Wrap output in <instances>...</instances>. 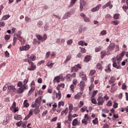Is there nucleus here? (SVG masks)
Listing matches in <instances>:
<instances>
[{
	"label": "nucleus",
	"mask_w": 128,
	"mask_h": 128,
	"mask_svg": "<svg viewBox=\"0 0 128 128\" xmlns=\"http://www.w3.org/2000/svg\"><path fill=\"white\" fill-rule=\"evenodd\" d=\"M24 62H28L29 64L31 66L30 68H28V70H34L36 68V66H34V62H31L30 60L28 59H24Z\"/></svg>",
	"instance_id": "nucleus-1"
},
{
	"label": "nucleus",
	"mask_w": 128,
	"mask_h": 128,
	"mask_svg": "<svg viewBox=\"0 0 128 128\" xmlns=\"http://www.w3.org/2000/svg\"><path fill=\"white\" fill-rule=\"evenodd\" d=\"M104 98L100 96L98 98H97V102H98V106H102L104 104Z\"/></svg>",
	"instance_id": "nucleus-2"
},
{
	"label": "nucleus",
	"mask_w": 128,
	"mask_h": 128,
	"mask_svg": "<svg viewBox=\"0 0 128 128\" xmlns=\"http://www.w3.org/2000/svg\"><path fill=\"white\" fill-rule=\"evenodd\" d=\"M80 68H82L80 65L77 64L75 65L74 66L72 67L71 68V72H78Z\"/></svg>",
	"instance_id": "nucleus-3"
},
{
	"label": "nucleus",
	"mask_w": 128,
	"mask_h": 128,
	"mask_svg": "<svg viewBox=\"0 0 128 128\" xmlns=\"http://www.w3.org/2000/svg\"><path fill=\"white\" fill-rule=\"evenodd\" d=\"M74 14V12L72 11L68 12L64 14V16L62 19L66 20L68 18H70L72 15Z\"/></svg>",
	"instance_id": "nucleus-4"
},
{
	"label": "nucleus",
	"mask_w": 128,
	"mask_h": 128,
	"mask_svg": "<svg viewBox=\"0 0 128 128\" xmlns=\"http://www.w3.org/2000/svg\"><path fill=\"white\" fill-rule=\"evenodd\" d=\"M113 64L112 66L114 68H117V70H120L122 68V67L120 66V65L118 66V64H116V59L114 58H112Z\"/></svg>",
	"instance_id": "nucleus-5"
},
{
	"label": "nucleus",
	"mask_w": 128,
	"mask_h": 128,
	"mask_svg": "<svg viewBox=\"0 0 128 128\" xmlns=\"http://www.w3.org/2000/svg\"><path fill=\"white\" fill-rule=\"evenodd\" d=\"M30 46L29 44H26L25 46H21L20 48V52H22L23 50H30Z\"/></svg>",
	"instance_id": "nucleus-6"
},
{
	"label": "nucleus",
	"mask_w": 128,
	"mask_h": 128,
	"mask_svg": "<svg viewBox=\"0 0 128 128\" xmlns=\"http://www.w3.org/2000/svg\"><path fill=\"white\" fill-rule=\"evenodd\" d=\"M86 6V2L84 0H80V10L82 12L84 10V6Z\"/></svg>",
	"instance_id": "nucleus-7"
},
{
	"label": "nucleus",
	"mask_w": 128,
	"mask_h": 128,
	"mask_svg": "<svg viewBox=\"0 0 128 128\" xmlns=\"http://www.w3.org/2000/svg\"><path fill=\"white\" fill-rule=\"evenodd\" d=\"M100 8H102V4H98L97 6L92 8L91 12H98V10Z\"/></svg>",
	"instance_id": "nucleus-8"
},
{
	"label": "nucleus",
	"mask_w": 128,
	"mask_h": 128,
	"mask_svg": "<svg viewBox=\"0 0 128 128\" xmlns=\"http://www.w3.org/2000/svg\"><path fill=\"white\" fill-rule=\"evenodd\" d=\"M115 46L116 44H110L108 47V50L112 51L113 50H114Z\"/></svg>",
	"instance_id": "nucleus-9"
},
{
	"label": "nucleus",
	"mask_w": 128,
	"mask_h": 128,
	"mask_svg": "<svg viewBox=\"0 0 128 128\" xmlns=\"http://www.w3.org/2000/svg\"><path fill=\"white\" fill-rule=\"evenodd\" d=\"M80 86L81 92H82L84 90V82L81 81L80 84Z\"/></svg>",
	"instance_id": "nucleus-10"
},
{
	"label": "nucleus",
	"mask_w": 128,
	"mask_h": 128,
	"mask_svg": "<svg viewBox=\"0 0 128 128\" xmlns=\"http://www.w3.org/2000/svg\"><path fill=\"white\" fill-rule=\"evenodd\" d=\"M56 98H58V100H60L62 98V93L60 92V90H59L58 92H56Z\"/></svg>",
	"instance_id": "nucleus-11"
},
{
	"label": "nucleus",
	"mask_w": 128,
	"mask_h": 128,
	"mask_svg": "<svg viewBox=\"0 0 128 128\" xmlns=\"http://www.w3.org/2000/svg\"><path fill=\"white\" fill-rule=\"evenodd\" d=\"M78 44L79 46H84V45L85 46H88V43H86L84 41L81 40L78 42Z\"/></svg>",
	"instance_id": "nucleus-12"
},
{
	"label": "nucleus",
	"mask_w": 128,
	"mask_h": 128,
	"mask_svg": "<svg viewBox=\"0 0 128 128\" xmlns=\"http://www.w3.org/2000/svg\"><path fill=\"white\" fill-rule=\"evenodd\" d=\"M110 4H112V2L109 1L107 4L102 6V8L104 10V8H106L109 6H110Z\"/></svg>",
	"instance_id": "nucleus-13"
},
{
	"label": "nucleus",
	"mask_w": 128,
	"mask_h": 128,
	"mask_svg": "<svg viewBox=\"0 0 128 128\" xmlns=\"http://www.w3.org/2000/svg\"><path fill=\"white\" fill-rule=\"evenodd\" d=\"M56 80L57 82H60V76H56L53 80V82L54 84L56 82Z\"/></svg>",
	"instance_id": "nucleus-14"
},
{
	"label": "nucleus",
	"mask_w": 128,
	"mask_h": 128,
	"mask_svg": "<svg viewBox=\"0 0 128 128\" xmlns=\"http://www.w3.org/2000/svg\"><path fill=\"white\" fill-rule=\"evenodd\" d=\"M10 18V16L8 14L4 15L2 17V20H8Z\"/></svg>",
	"instance_id": "nucleus-15"
},
{
	"label": "nucleus",
	"mask_w": 128,
	"mask_h": 128,
	"mask_svg": "<svg viewBox=\"0 0 128 128\" xmlns=\"http://www.w3.org/2000/svg\"><path fill=\"white\" fill-rule=\"evenodd\" d=\"M78 119L75 118L72 122V125L73 126H76V124H78Z\"/></svg>",
	"instance_id": "nucleus-16"
},
{
	"label": "nucleus",
	"mask_w": 128,
	"mask_h": 128,
	"mask_svg": "<svg viewBox=\"0 0 128 128\" xmlns=\"http://www.w3.org/2000/svg\"><path fill=\"white\" fill-rule=\"evenodd\" d=\"M40 100H42V96H39L38 98H37L36 100V103L40 106Z\"/></svg>",
	"instance_id": "nucleus-17"
},
{
	"label": "nucleus",
	"mask_w": 128,
	"mask_h": 128,
	"mask_svg": "<svg viewBox=\"0 0 128 128\" xmlns=\"http://www.w3.org/2000/svg\"><path fill=\"white\" fill-rule=\"evenodd\" d=\"M70 58H72V55H68L66 56V60L64 62V64H66L68 62H69V60H70Z\"/></svg>",
	"instance_id": "nucleus-18"
},
{
	"label": "nucleus",
	"mask_w": 128,
	"mask_h": 128,
	"mask_svg": "<svg viewBox=\"0 0 128 128\" xmlns=\"http://www.w3.org/2000/svg\"><path fill=\"white\" fill-rule=\"evenodd\" d=\"M24 88H22V87H20L17 90L18 94H22L24 92Z\"/></svg>",
	"instance_id": "nucleus-19"
},
{
	"label": "nucleus",
	"mask_w": 128,
	"mask_h": 128,
	"mask_svg": "<svg viewBox=\"0 0 128 128\" xmlns=\"http://www.w3.org/2000/svg\"><path fill=\"white\" fill-rule=\"evenodd\" d=\"M24 106L25 108H28V106H30V104L28 102V100H24Z\"/></svg>",
	"instance_id": "nucleus-20"
},
{
	"label": "nucleus",
	"mask_w": 128,
	"mask_h": 128,
	"mask_svg": "<svg viewBox=\"0 0 128 128\" xmlns=\"http://www.w3.org/2000/svg\"><path fill=\"white\" fill-rule=\"evenodd\" d=\"M66 79L68 82H70L72 80V74H68L66 76Z\"/></svg>",
	"instance_id": "nucleus-21"
},
{
	"label": "nucleus",
	"mask_w": 128,
	"mask_h": 128,
	"mask_svg": "<svg viewBox=\"0 0 128 128\" xmlns=\"http://www.w3.org/2000/svg\"><path fill=\"white\" fill-rule=\"evenodd\" d=\"M90 60V56H85L84 62H88Z\"/></svg>",
	"instance_id": "nucleus-22"
},
{
	"label": "nucleus",
	"mask_w": 128,
	"mask_h": 128,
	"mask_svg": "<svg viewBox=\"0 0 128 128\" xmlns=\"http://www.w3.org/2000/svg\"><path fill=\"white\" fill-rule=\"evenodd\" d=\"M33 110H34V112L35 114H38V113L40 112V108H35Z\"/></svg>",
	"instance_id": "nucleus-23"
},
{
	"label": "nucleus",
	"mask_w": 128,
	"mask_h": 128,
	"mask_svg": "<svg viewBox=\"0 0 128 128\" xmlns=\"http://www.w3.org/2000/svg\"><path fill=\"white\" fill-rule=\"evenodd\" d=\"M108 69H105V72H112L110 70V64H108Z\"/></svg>",
	"instance_id": "nucleus-24"
},
{
	"label": "nucleus",
	"mask_w": 128,
	"mask_h": 128,
	"mask_svg": "<svg viewBox=\"0 0 128 128\" xmlns=\"http://www.w3.org/2000/svg\"><path fill=\"white\" fill-rule=\"evenodd\" d=\"M76 0H71L70 4L69 6V8H72V6L76 4Z\"/></svg>",
	"instance_id": "nucleus-25"
},
{
	"label": "nucleus",
	"mask_w": 128,
	"mask_h": 128,
	"mask_svg": "<svg viewBox=\"0 0 128 128\" xmlns=\"http://www.w3.org/2000/svg\"><path fill=\"white\" fill-rule=\"evenodd\" d=\"M68 108H66L61 113L62 116H64V114H65L66 115L68 114Z\"/></svg>",
	"instance_id": "nucleus-26"
},
{
	"label": "nucleus",
	"mask_w": 128,
	"mask_h": 128,
	"mask_svg": "<svg viewBox=\"0 0 128 128\" xmlns=\"http://www.w3.org/2000/svg\"><path fill=\"white\" fill-rule=\"evenodd\" d=\"M8 90H16V87H14V86H8Z\"/></svg>",
	"instance_id": "nucleus-27"
},
{
	"label": "nucleus",
	"mask_w": 128,
	"mask_h": 128,
	"mask_svg": "<svg viewBox=\"0 0 128 128\" xmlns=\"http://www.w3.org/2000/svg\"><path fill=\"white\" fill-rule=\"evenodd\" d=\"M92 124H98V118H95L94 120H92Z\"/></svg>",
	"instance_id": "nucleus-28"
},
{
	"label": "nucleus",
	"mask_w": 128,
	"mask_h": 128,
	"mask_svg": "<svg viewBox=\"0 0 128 128\" xmlns=\"http://www.w3.org/2000/svg\"><path fill=\"white\" fill-rule=\"evenodd\" d=\"M114 20H118L120 18V14H116L114 16Z\"/></svg>",
	"instance_id": "nucleus-29"
},
{
	"label": "nucleus",
	"mask_w": 128,
	"mask_h": 128,
	"mask_svg": "<svg viewBox=\"0 0 128 128\" xmlns=\"http://www.w3.org/2000/svg\"><path fill=\"white\" fill-rule=\"evenodd\" d=\"M115 86L116 85L114 84H112L111 87L112 92H113L116 90V88Z\"/></svg>",
	"instance_id": "nucleus-30"
},
{
	"label": "nucleus",
	"mask_w": 128,
	"mask_h": 128,
	"mask_svg": "<svg viewBox=\"0 0 128 128\" xmlns=\"http://www.w3.org/2000/svg\"><path fill=\"white\" fill-rule=\"evenodd\" d=\"M64 106V102L62 101H61V102H58V108H60V106Z\"/></svg>",
	"instance_id": "nucleus-31"
},
{
	"label": "nucleus",
	"mask_w": 128,
	"mask_h": 128,
	"mask_svg": "<svg viewBox=\"0 0 128 128\" xmlns=\"http://www.w3.org/2000/svg\"><path fill=\"white\" fill-rule=\"evenodd\" d=\"M42 24H44V22H42V21H39L37 23V26L38 28H40V26H42Z\"/></svg>",
	"instance_id": "nucleus-32"
},
{
	"label": "nucleus",
	"mask_w": 128,
	"mask_h": 128,
	"mask_svg": "<svg viewBox=\"0 0 128 128\" xmlns=\"http://www.w3.org/2000/svg\"><path fill=\"white\" fill-rule=\"evenodd\" d=\"M36 58V56L34 55H32L30 57V60H32V61L35 60Z\"/></svg>",
	"instance_id": "nucleus-33"
},
{
	"label": "nucleus",
	"mask_w": 128,
	"mask_h": 128,
	"mask_svg": "<svg viewBox=\"0 0 128 128\" xmlns=\"http://www.w3.org/2000/svg\"><path fill=\"white\" fill-rule=\"evenodd\" d=\"M36 37L38 40H42V36L40 35H36Z\"/></svg>",
	"instance_id": "nucleus-34"
},
{
	"label": "nucleus",
	"mask_w": 128,
	"mask_h": 128,
	"mask_svg": "<svg viewBox=\"0 0 128 128\" xmlns=\"http://www.w3.org/2000/svg\"><path fill=\"white\" fill-rule=\"evenodd\" d=\"M18 40L20 42L22 46H23V44H24V39L22 38H22H20V39H19Z\"/></svg>",
	"instance_id": "nucleus-35"
},
{
	"label": "nucleus",
	"mask_w": 128,
	"mask_h": 128,
	"mask_svg": "<svg viewBox=\"0 0 128 128\" xmlns=\"http://www.w3.org/2000/svg\"><path fill=\"white\" fill-rule=\"evenodd\" d=\"M96 74V70H92L90 72L89 74L90 76H93V74Z\"/></svg>",
	"instance_id": "nucleus-36"
},
{
	"label": "nucleus",
	"mask_w": 128,
	"mask_h": 128,
	"mask_svg": "<svg viewBox=\"0 0 128 128\" xmlns=\"http://www.w3.org/2000/svg\"><path fill=\"white\" fill-rule=\"evenodd\" d=\"M16 103L14 102L10 107V109L14 110V108H16Z\"/></svg>",
	"instance_id": "nucleus-37"
},
{
	"label": "nucleus",
	"mask_w": 128,
	"mask_h": 128,
	"mask_svg": "<svg viewBox=\"0 0 128 128\" xmlns=\"http://www.w3.org/2000/svg\"><path fill=\"white\" fill-rule=\"evenodd\" d=\"M88 120L87 119H83L82 121V124H85V126H86V124H88Z\"/></svg>",
	"instance_id": "nucleus-38"
},
{
	"label": "nucleus",
	"mask_w": 128,
	"mask_h": 128,
	"mask_svg": "<svg viewBox=\"0 0 128 128\" xmlns=\"http://www.w3.org/2000/svg\"><path fill=\"white\" fill-rule=\"evenodd\" d=\"M111 24H114V26H118V24H120V21L116 20V21H112Z\"/></svg>",
	"instance_id": "nucleus-39"
},
{
	"label": "nucleus",
	"mask_w": 128,
	"mask_h": 128,
	"mask_svg": "<svg viewBox=\"0 0 128 128\" xmlns=\"http://www.w3.org/2000/svg\"><path fill=\"white\" fill-rule=\"evenodd\" d=\"M80 16H81V18H83V20H84V18H86V15L84 14L82 12L80 14Z\"/></svg>",
	"instance_id": "nucleus-40"
},
{
	"label": "nucleus",
	"mask_w": 128,
	"mask_h": 128,
	"mask_svg": "<svg viewBox=\"0 0 128 128\" xmlns=\"http://www.w3.org/2000/svg\"><path fill=\"white\" fill-rule=\"evenodd\" d=\"M86 110H88V107L84 106L83 108H81V112H86Z\"/></svg>",
	"instance_id": "nucleus-41"
},
{
	"label": "nucleus",
	"mask_w": 128,
	"mask_h": 128,
	"mask_svg": "<svg viewBox=\"0 0 128 128\" xmlns=\"http://www.w3.org/2000/svg\"><path fill=\"white\" fill-rule=\"evenodd\" d=\"M80 48V52H82V54H85V52H86V48Z\"/></svg>",
	"instance_id": "nucleus-42"
},
{
	"label": "nucleus",
	"mask_w": 128,
	"mask_h": 128,
	"mask_svg": "<svg viewBox=\"0 0 128 128\" xmlns=\"http://www.w3.org/2000/svg\"><path fill=\"white\" fill-rule=\"evenodd\" d=\"M106 52H101V58H104V56H106Z\"/></svg>",
	"instance_id": "nucleus-43"
},
{
	"label": "nucleus",
	"mask_w": 128,
	"mask_h": 128,
	"mask_svg": "<svg viewBox=\"0 0 128 128\" xmlns=\"http://www.w3.org/2000/svg\"><path fill=\"white\" fill-rule=\"evenodd\" d=\"M112 100H109L108 102L106 104V106H112Z\"/></svg>",
	"instance_id": "nucleus-44"
},
{
	"label": "nucleus",
	"mask_w": 128,
	"mask_h": 128,
	"mask_svg": "<svg viewBox=\"0 0 128 128\" xmlns=\"http://www.w3.org/2000/svg\"><path fill=\"white\" fill-rule=\"evenodd\" d=\"M48 38V36H46V34H44L43 35V37H42V40H46V38Z\"/></svg>",
	"instance_id": "nucleus-45"
},
{
	"label": "nucleus",
	"mask_w": 128,
	"mask_h": 128,
	"mask_svg": "<svg viewBox=\"0 0 128 128\" xmlns=\"http://www.w3.org/2000/svg\"><path fill=\"white\" fill-rule=\"evenodd\" d=\"M76 86L74 84H72L71 86H70V88L71 90H72V92H74V88H76Z\"/></svg>",
	"instance_id": "nucleus-46"
},
{
	"label": "nucleus",
	"mask_w": 128,
	"mask_h": 128,
	"mask_svg": "<svg viewBox=\"0 0 128 128\" xmlns=\"http://www.w3.org/2000/svg\"><path fill=\"white\" fill-rule=\"evenodd\" d=\"M98 91L97 90L94 91L92 97V98H94V96H96V94H98Z\"/></svg>",
	"instance_id": "nucleus-47"
},
{
	"label": "nucleus",
	"mask_w": 128,
	"mask_h": 128,
	"mask_svg": "<svg viewBox=\"0 0 128 128\" xmlns=\"http://www.w3.org/2000/svg\"><path fill=\"white\" fill-rule=\"evenodd\" d=\"M80 94L78 93L76 94L74 96V98H76V100H78V98H80Z\"/></svg>",
	"instance_id": "nucleus-48"
},
{
	"label": "nucleus",
	"mask_w": 128,
	"mask_h": 128,
	"mask_svg": "<svg viewBox=\"0 0 128 128\" xmlns=\"http://www.w3.org/2000/svg\"><path fill=\"white\" fill-rule=\"evenodd\" d=\"M122 60V58L119 55L116 56V60L118 62H120V60Z\"/></svg>",
	"instance_id": "nucleus-49"
},
{
	"label": "nucleus",
	"mask_w": 128,
	"mask_h": 128,
	"mask_svg": "<svg viewBox=\"0 0 128 128\" xmlns=\"http://www.w3.org/2000/svg\"><path fill=\"white\" fill-rule=\"evenodd\" d=\"M96 66H97V68H98V70H102V64L98 63L96 64Z\"/></svg>",
	"instance_id": "nucleus-50"
},
{
	"label": "nucleus",
	"mask_w": 128,
	"mask_h": 128,
	"mask_svg": "<svg viewBox=\"0 0 128 128\" xmlns=\"http://www.w3.org/2000/svg\"><path fill=\"white\" fill-rule=\"evenodd\" d=\"M47 114H48V110H46L45 111H44L42 113V116H46Z\"/></svg>",
	"instance_id": "nucleus-51"
},
{
	"label": "nucleus",
	"mask_w": 128,
	"mask_h": 128,
	"mask_svg": "<svg viewBox=\"0 0 128 128\" xmlns=\"http://www.w3.org/2000/svg\"><path fill=\"white\" fill-rule=\"evenodd\" d=\"M84 22H90V18H88V17H86L84 19Z\"/></svg>",
	"instance_id": "nucleus-52"
},
{
	"label": "nucleus",
	"mask_w": 128,
	"mask_h": 128,
	"mask_svg": "<svg viewBox=\"0 0 128 128\" xmlns=\"http://www.w3.org/2000/svg\"><path fill=\"white\" fill-rule=\"evenodd\" d=\"M4 38H5L6 40H10V36L6 35L4 36Z\"/></svg>",
	"instance_id": "nucleus-53"
},
{
	"label": "nucleus",
	"mask_w": 128,
	"mask_h": 128,
	"mask_svg": "<svg viewBox=\"0 0 128 128\" xmlns=\"http://www.w3.org/2000/svg\"><path fill=\"white\" fill-rule=\"evenodd\" d=\"M14 36H17L18 40H20V38H22V34H15Z\"/></svg>",
	"instance_id": "nucleus-54"
},
{
	"label": "nucleus",
	"mask_w": 128,
	"mask_h": 128,
	"mask_svg": "<svg viewBox=\"0 0 128 128\" xmlns=\"http://www.w3.org/2000/svg\"><path fill=\"white\" fill-rule=\"evenodd\" d=\"M78 84V80L76 79H74L72 81V84H74V86H76Z\"/></svg>",
	"instance_id": "nucleus-55"
},
{
	"label": "nucleus",
	"mask_w": 128,
	"mask_h": 128,
	"mask_svg": "<svg viewBox=\"0 0 128 128\" xmlns=\"http://www.w3.org/2000/svg\"><path fill=\"white\" fill-rule=\"evenodd\" d=\"M92 104H98V102H96V98H92Z\"/></svg>",
	"instance_id": "nucleus-56"
},
{
	"label": "nucleus",
	"mask_w": 128,
	"mask_h": 128,
	"mask_svg": "<svg viewBox=\"0 0 128 128\" xmlns=\"http://www.w3.org/2000/svg\"><path fill=\"white\" fill-rule=\"evenodd\" d=\"M67 44L69 45L70 46V44H72V40L70 39L69 40L67 41Z\"/></svg>",
	"instance_id": "nucleus-57"
},
{
	"label": "nucleus",
	"mask_w": 128,
	"mask_h": 128,
	"mask_svg": "<svg viewBox=\"0 0 128 128\" xmlns=\"http://www.w3.org/2000/svg\"><path fill=\"white\" fill-rule=\"evenodd\" d=\"M118 104L114 102V104H113V108H118Z\"/></svg>",
	"instance_id": "nucleus-58"
},
{
	"label": "nucleus",
	"mask_w": 128,
	"mask_h": 128,
	"mask_svg": "<svg viewBox=\"0 0 128 128\" xmlns=\"http://www.w3.org/2000/svg\"><path fill=\"white\" fill-rule=\"evenodd\" d=\"M28 82V78H26L24 79V80L23 82V83L24 84H26Z\"/></svg>",
	"instance_id": "nucleus-59"
},
{
	"label": "nucleus",
	"mask_w": 128,
	"mask_h": 128,
	"mask_svg": "<svg viewBox=\"0 0 128 128\" xmlns=\"http://www.w3.org/2000/svg\"><path fill=\"white\" fill-rule=\"evenodd\" d=\"M96 52H100V47H97L95 48Z\"/></svg>",
	"instance_id": "nucleus-60"
},
{
	"label": "nucleus",
	"mask_w": 128,
	"mask_h": 128,
	"mask_svg": "<svg viewBox=\"0 0 128 128\" xmlns=\"http://www.w3.org/2000/svg\"><path fill=\"white\" fill-rule=\"evenodd\" d=\"M102 112H103L105 114H108L110 110H108V109H102Z\"/></svg>",
	"instance_id": "nucleus-61"
},
{
	"label": "nucleus",
	"mask_w": 128,
	"mask_h": 128,
	"mask_svg": "<svg viewBox=\"0 0 128 128\" xmlns=\"http://www.w3.org/2000/svg\"><path fill=\"white\" fill-rule=\"evenodd\" d=\"M16 38L14 37L13 40V46H16Z\"/></svg>",
	"instance_id": "nucleus-62"
},
{
	"label": "nucleus",
	"mask_w": 128,
	"mask_h": 128,
	"mask_svg": "<svg viewBox=\"0 0 128 128\" xmlns=\"http://www.w3.org/2000/svg\"><path fill=\"white\" fill-rule=\"evenodd\" d=\"M18 86L19 88H22V82H20L18 84Z\"/></svg>",
	"instance_id": "nucleus-63"
},
{
	"label": "nucleus",
	"mask_w": 128,
	"mask_h": 128,
	"mask_svg": "<svg viewBox=\"0 0 128 128\" xmlns=\"http://www.w3.org/2000/svg\"><path fill=\"white\" fill-rule=\"evenodd\" d=\"M49 26L48 24H46L44 27V30H48Z\"/></svg>",
	"instance_id": "nucleus-64"
}]
</instances>
